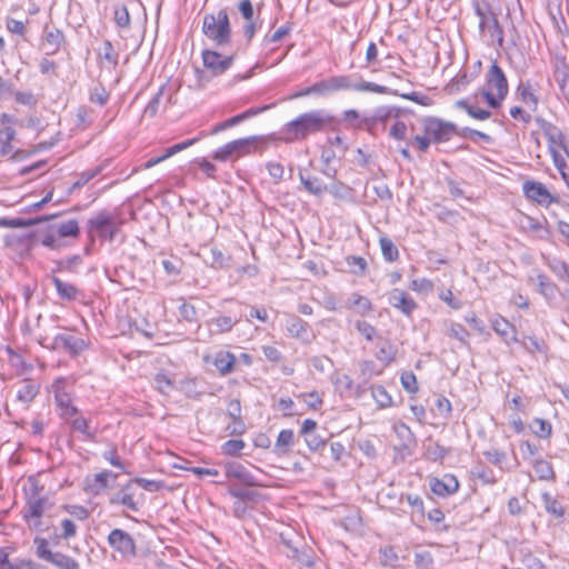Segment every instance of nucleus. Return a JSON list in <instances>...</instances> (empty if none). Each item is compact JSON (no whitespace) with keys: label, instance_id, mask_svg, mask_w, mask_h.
Instances as JSON below:
<instances>
[{"label":"nucleus","instance_id":"18","mask_svg":"<svg viewBox=\"0 0 569 569\" xmlns=\"http://www.w3.org/2000/svg\"><path fill=\"white\" fill-rule=\"evenodd\" d=\"M226 477L228 479H236L240 483L253 487L258 485L254 476L248 470L246 466L238 461H231L224 465Z\"/></svg>","mask_w":569,"mask_h":569},{"label":"nucleus","instance_id":"7","mask_svg":"<svg viewBox=\"0 0 569 569\" xmlns=\"http://www.w3.org/2000/svg\"><path fill=\"white\" fill-rule=\"evenodd\" d=\"M51 507L49 499L39 495L38 486L32 485L27 497L24 519L31 529H39L42 525L41 517Z\"/></svg>","mask_w":569,"mask_h":569},{"label":"nucleus","instance_id":"52","mask_svg":"<svg viewBox=\"0 0 569 569\" xmlns=\"http://www.w3.org/2000/svg\"><path fill=\"white\" fill-rule=\"evenodd\" d=\"M198 141L197 138H193V139H189V140H186L183 142H180V143H177L170 148H168L163 154L157 157L159 159V162H162L164 160H167L168 158H170L171 156L187 149L188 147L192 146L193 143H196Z\"/></svg>","mask_w":569,"mask_h":569},{"label":"nucleus","instance_id":"54","mask_svg":"<svg viewBox=\"0 0 569 569\" xmlns=\"http://www.w3.org/2000/svg\"><path fill=\"white\" fill-rule=\"evenodd\" d=\"M532 431L539 438L546 439L551 435L552 427L550 422L543 419H535L532 425Z\"/></svg>","mask_w":569,"mask_h":569},{"label":"nucleus","instance_id":"42","mask_svg":"<svg viewBox=\"0 0 569 569\" xmlns=\"http://www.w3.org/2000/svg\"><path fill=\"white\" fill-rule=\"evenodd\" d=\"M33 545L36 547V556L39 559L49 562L54 552L49 548L47 539L37 537L33 540Z\"/></svg>","mask_w":569,"mask_h":569},{"label":"nucleus","instance_id":"47","mask_svg":"<svg viewBox=\"0 0 569 569\" xmlns=\"http://www.w3.org/2000/svg\"><path fill=\"white\" fill-rule=\"evenodd\" d=\"M448 336L453 339H457L462 345H468L469 332L460 323L451 322L448 329Z\"/></svg>","mask_w":569,"mask_h":569},{"label":"nucleus","instance_id":"51","mask_svg":"<svg viewBox=\"0 0 569 569\" xmlns=\"http://www.w3.org/2000/svg\"><path fill=\"white\" fill-rule=\"evenodd\" d=\"M114 22L122 29H128L130 27V14L126 6H118L114 8Z\"/></svg>","mask_w":569,"mask_h":569},{"label":"nucleus","instance_id":"21","mask_svg":"<svg viewBox=\"0 0 569 569\" xmlns=\"http://www.w3.org/2000/svg\"><path fill=\"white\" fill-rule=\"evenodd\" d=\"M36 239L42 246L51 250H60L68 244L66 240L59 238L50 224L47 228L39 230L36 234Z\"/></svg>","mask_w":569,"mask_h":569},{"label":"nucleus","instance_id":"43","mask_svg":"<svg viewBox=\"0 0 569 569\" xmlns=\"http://www.w3.org/2000/svg\"><path fill=\"white\" fill-rule=\"evenodd\" d=\"M533 469L541 480H551L555 478V472L550 462L538 459L533 463Z\"/></svg>","mask_w":569,"mask_h":569},{"label":"nucleus","instance_id":"48","mask_svg":"<svg viewBox=\"0 0 569 569\" xmlns=\"http://www.w3.org/2000/svg\"><path fill=\"white\" fill-rule=\"evenodd\" d=\"M409 288L418 293L428 295L433 290V283L427 278H417L410 281Z\"/></svg>","mask_w":569,"mask_h":569},{"label":"nucleus","instance_id":"40","mask_svg":"<svg viewBox=\"0 0 569 569\" xmlns=\"http://www.w3.org/2000/svg\"><path fill=\"white\" fill-rule=\"evenodd\" d=\"M153 385L156 389L162 395H169L176 388L173 380L168 375L162 372L154 376Z\"/></svg>","mask_w":569,"mask_h":569},{"label":"nucleus","instance_id":"20","mask_svg":"<svg viewBox=\"0 0 569 569\" xmlns=\"http://www.w3.org/2000/svg\"><path fill=\"white\" fill-rule=\"evenodd\" d=\"M430 489L437 496L447 497L458 491L459 482L455 476L446 475L442 479H431Z\"/></svg>","mask_w":569,"mask_h":569},{"label":"nucleus","instance_id":"17","mask_svg":"<svg viewBox=\"0 0 569 569\" xmlns=\"http://www.w3.org/2000/svg\"><path fill=\"white\" fill-rule=\"evenodd\" d=\"M136 496L137 488L133 487V482L129 481L119 491L110 497L109 503L111 506L122 505L131 511H138L141 502L136 499Z\"/></svg>","mask_w":569,"mask_h":569},{"label":"nucleus","instance_id":"36","mask_svg":"<svg viewBox=\"0 0 569 569\" xmlns=\"http://www.w3.org/2000/svg\"><path fill=\"white\" fill-rule=\"evenodd\" d=\"M360 376L359 378L363 383H368L373 377L379 376L381 370L377 368V365L372 360H363L358 363Z\"/></svg>","mask_w":569,"mask_h":569},{"label":"nucleus","instance_id":"64","mask_svg":"<svg viewBox=\"0 0 569 569\" xmlns=\"http://www.w3.org/2000/svg\"><path fill=\"white\" fill-rule=\"evenodd\" d=\"M551 270L562 280L569 281V264L565 261L556 260L550 263Z\"/></svg>","mask_w":569,"mask_h":569},{"label":"nucleus","instance_id":"30","mask_svg":"<svg viewBox=\"0 0 569 569\" xmlns=\"http://www.w3.org/2000/svg\"><path fill=\"white\" fill-rule=\"evenodd\" d=\"M492 328L507 343L517 340L513 326L506 319L501 317L493 319Z\"/></svg>","mask_w":569,"mask_h":569},{"label":"nucleus","instance_id":"27","mask_svg":"<svg viewBox=\"0 0 569 569\" xmlns=\"http://www.w3.org/2000/svg\"><path fill=\"white\" fill-rule=\"evenodd\" d=\"M236 356L229 351H220L214 356L213 365L222 375H228L233 370L236 365Z\"/></svg>","mask_w":569,"mask_h":569},{"label":"nucleus","instance_id":"62","mask_svg":"<svg viewBox=\"0 0 569 569\" xmlns=\"http://www.w3.org/2000/svg\"><path fill=\"white\" fill-rule=\"evenodd\" d=\"M395 357H396V349L395 347L391 345V343H385L383 346H381L379 348V351L377 353V358L379 360H383L386 361L387 363H390L391 361L395 360Z\"/></svg>","mask_w":569,"mask_h":569},{"label":"nucleus","instance_id":"11","mask_svg":"<svg viewBox=\"0 0 569 569\" xmlns=\"http://www.w3.org/2000/svg\"><path fill=\"white\" fill-rule=\"evenodd\" d=\"M201 57L203 67L212 77L223 74L231 68L234 60V54L223 56L218 51L210 49L203 50Z\"/></svg>","mask_w":569,"mask_h":569},{"label":"nucleus","instance_id":"63","mask_svg":"<svg viewBox=\"0 0 569 569\" xmlns=\"http://www.w3.org/2000/svg\"><path fill=\"white\" fill-rule=\"evenodd\" d=\"M483 456L488 461L499 467L507 460V455L498 449L487 450L483 452Z\"/></svg>","mask_w":569,"mask_h":569},{"label":"nucleus","instance_id":"59","mask_svg":"<svg viewBox=\"0 0 569 569\" xmlns=\"http://www.w3.org/2000/svg\"><path fill=\"white\" fill-rule=\"evenodd\" d=\"M551 157H552L555 167L558 169V171L560 172L562 179L565 180V182L569 187V177H568V174L566 172V169L568 168L566 160L559 153V151H552Z\"/></svg>","mask_w":569,"mask_h":569},{"label":"nucleus","instance_id":"37","mask_svg":"<svg viewBox=\"0 0 569 569\" xmlns=\"http://www.w3.org/2000/svg\"><path fill=\"white\" fill-rule=\"evenodd\" d=\"M531 281H535L539 288V292L546 298H552L556 292V284L550 281V279L543 274L538 273L535 278H531Z\"/></svg>","mask_w":569,"mask_h":569},{"label":"nucleus","instance_id":"39","mask_svg":"<svg viewBox=\"0 0 569 569\" xmlns=\"http://www.w3.org/2000/svg\"><path fill=\"white\" fill-rule=\"evenodd\" d=\"M69 425L73 431L82 433L88 440H92L96 436V431L90 430L89 420L84 417H76Z\"/></svg>","mask_w":569,"mask_h":569},{"label":"nucleus","instance_id":"16","mask_svg":"<svg viewBox=\"0 0 569 569\" xmlns=\"http://www.w3.org/2000/svg\"><path fill=\"white\" fill-rule=\"evenodd\" d=\"M388 303L406 317H411L418 308L417 302L405 290L395 288L388 292Z\"/></svg>","mask_w":569,"mask_h":569},{"label":"nucleus","instance_id":"46","mask_svg":"<svg viewBox=\"0 0 569 569\" xmlns=\"http://www.w3.org/2000/svg\"><path fill=\"white\" fill-rule=\"evenodd\" d=\"M99 57L110 64L116 67L118 64L119 54L116 52L110 40H104L102 43V48L100 49Z\"/></svg>","mask_w":569,"mask_h":569},{"label":"nucleus","instance_id":"45","mask_svg":"<svg viewBox=\"0 0 569 569\" xmlns=\"http://www.w3.org/2000/svg\"><path fill=\"white\" fill-rule=\"evenodd\" d=\"M457 106H458L459 108L465 109V110H466V112H467L470 117H472V118H475V119H478V120H486V119H488V118L490 117V114H491V113H490V111L485 110V109H481V108H478V107H475V106H471V104H469V103H468L467 101H465V100H459V101L457 102Z\"/></svg>","mask_w":569,"mask_h":569},{"label":"nucleus","instance_id":"57","mask_svg":"<svg viewBox=\"0 0 569 569\" xmlns=\"http://www.w3.org/2000/svg\"><path fill=\"white\" fill-rule=\"evenodd\" d=\"M347 264L352 268V272L357 276H362L367 269V261L358 256L348 257Z\"/></svg>","mask_w":569,"mask_h":569},{"label":"nucleus","instance_id":"32","mask_svg":"<svg viewBox=\"0 0 569 569\" xmlns=\"http://www.w3.org/2000/svg\"><path fill=\"white\" fill-rule=\"evenodd\" d=\"M52 282L57 289V292L61 299L76 300L80 293L79 289L72 283L64 282L58 277H52Z\"/></svg>","mask_w":569,"mask_h":569},{"label":"nucleus","instance_id":"34","mask_svg":"<svg viewBox=\"0 0 569 569\" xmlns=\"http://www.w3.org/2000/svg\"><path fill=\"white\" fill-rule=\"evenodd\" d=\"M49 563L58 569H80V563L76 559L59 551L54 552Z\"/></svg>","mask_w":569,"mask_h":569},{"label":"nucleus","instance_id":"15","mask_svg":"<svg viewBox=\"0 0 569 569\" xmlns=\"http://www.w3.org/2000/svg\"><path fill=\"white\" fill-rule=\"evenodd\" d=\"M536 122L540 126L548 140V148L550 154H552V151H558V149H562L569 156L566 144V137L562 133V131L555 124L546 121L540 117L536 118Z\"/></svg>","mask_w":569,"mask_h":569},{"label":"nucleus","instance_id":"10","mask_svg":"<svg viewBox=\"0 0 569 569\" xmlns=\"http://www.w3.org/2000/svg\"><path fill=\"white\" fill-rule=\"evenodd\" d=\"M42 345L44 346L43 342ZM46 347L52 350H64L70 357L74 358L88 349L89 343L72 333H59L52 339L51 345H46Z\"/></svg>","mask_w":569,"mask_h":569},{"label":"nucleus","instance_id":"56","mask_svg":"<svg viewBox=\"0 0 569 569\" xmlns=\"http://www.w3.org/2000/svg\"><path fill=\"white\" fill-rule=\"evenodd\" d=\"M246 443L240 439H230L222 445V452L227 456H236L243 448Z\"/></svg>","mask_w":569,"mask_h":569},{"label":"nucleus","instance_id":"31","mask_svg":"<svg viewBox=\"0 0 569 569\" xmlns=\"http://www.w3.org/2000/svg\"><path fill=\"white\" fill-rule=\"evenodd\" d=\"M295 442V433L291 429H283L279 432L274 443V452L278 455H288Z\"/></svg>","mask_w":569,"mask_h":569},{"label":"nucleus","instance_id":"19","mask_svg":"<svg viewBox=\"0 0 569 569\" xmlns=\"http://www.w3.org/2000/svg\"><path fill=\"white\" fill-rule=\"evenodd\" d=\"M517 98L531 111H537L539 97L536 86L530 80H521L516 89Z\"/></svg>","mask_w":569,"mask_h":569},{"label":"nucleus","instance_id":"44","mask_svg":"<svg viewBox=\"0 0 569 569\" xmlns=\"http://www.w3.org/2000/svg\"><path fill=\"white\" fill-rule=\"evenodd\" d=\"M58 217V214H51V216H43L36 219H23V218H14L9 220V228H27L34 224H38L43 221H48L52 218Z\"/></svg>","mask_w":569,"mask_h":569},{"label":"nucleus","instance_id":"53","mask_svg":"<svg viewBox=\"0 0 569 569\" xmlns=\"http://www.w3.org/2000/svg\"><path fill=\"white\" fill-rule=\"evenodd\" d=\"M400 382L402 388L409 393H416L418 391V382L413 372L405 371L401 373Z\"/></svg>","mask_w":569,"mask_h":569},{"label":"nucleus","instance_id":"2","mask_svg":"<svg viewBox=\"0 0 569 569\" xmlns=\"http://www.w3.org/2000/svg\"><path fill=\"white\" fill-rule=\"evenodd\" d=\"M202 32L217 47L229 46L232 32L227 9H220L217 13L204 14Z\"/></svg>","mask_w":569,"mask_h":569},{"label":"nucleus","instance_id":"25","mask_svg":"<svg viewBox=\"0 0 569 569\" xmlns=\"http://www.w3.org/2000/svg\"><path fill=\"white\" fill-rule=\"evenodd\" d=\"M239 319L231 316H219L208 321V327L212 333L229 332Z\"/></svg>","mask_w":569,"mask_h":569},{"label":"nucleus","instance_id":"50","mask_svg":"<svg viewBox=\"0 0 569 569\" xmlns=\"http://www.w3.org/2000/svg\"><path fill=\"white\" fill-rule=\"evenodd\" d=\"M109 100V92L106 88L98 83L94 86L90 92V101L97 103L99 106H104Z\"/></svg>","mask_w":569,"mask_h":569},{"label":"nucleus","instance_id":"5","mask_svg":"<svg viewBox=\"0 0 569 569\" xmlns=\"http://www.w3.org/2000/svg\"><path fill=\"white\" fill-rule=\"evenodd\" d=\"M262 139L258 136L247 137L230 141L214 151L212 159L217 161L234 160L249 154L254 150L257 142Z\"/></svg>","mask_w":569,"mask_h":569},{"label":"nucleus","instance_id":"9","mask_svg":"<svg viewBox=\"0 0 569 569\" xmlns=\"http://www.w3.org/2000/svg\"><path fill=\"white\" fill-rule=\"evenodd\" d=\"M476 14L479 18V29L481 32L486 30L495 38L499 46L503 42V31L499 24L496 13L492 12L489 4H477Z\"/></svg>","mask_w":569,"mask_h":569},{"label":"nucleus","instance_id":"60","mask_svg":"<svg viewBox=\"0 0 569 569\" xmlns=\"http://www.w3.org/2000/svg\"><path fill=\"white\" fill-rule=\"evenodd\" d=\"M305 437L306 443L311 451H317L326 446V440L316 432L308 433Z\"/></svg>","mask_w":569,"mask_h":569},{"label":"nucleus","instance_id":"61","mask_svg":"<svg viewBox=\"0 0 569 569\" xmlns=\"http://www.w3.org/2000/svg\"><path fill=\"white\" fill-rule=\"evenodd\" d=\"M14 100L23 106L34 107L38 102L36 96L30 91H17L14 92Z\"/></svg>","mask_w":569,"mask_h":569},{"label":"nucleus","instance_id":"22","mask_svg":"<svg viewBox=\"0 0 569 569\" xmlns=\"http://www.w3.org/2000/svg\"><path fill=\"white\" fill-rule=\"evenodd\" d=\"M39 391L40 383L32 379H23L18 385L17 399L24 405H29L33 401Z\"/></svg>","mask_w":569,"mask_h":569},{"label":"nucleus","instance_id":"33","mask_svg":"<svg viewBox=\"0 0 569 569\" xmlns=\"http://www.w3.org/2000/svg\"><path fill=\"white\" fill-rule=\"evenodd\" d=\"M346 307L348 308H357L360 315H366L372 309V305L367 297H363L359 293H352L348 300L346 301Z\"/></svg>","mask_w":569,"mask_h":569},{"label":"nucleus","instance_id":"1","mask_svg":"<svg viewBox=\"0 0 569 569\" xmlns=\"http://www.w3.org/2000/svg\"><path fill=\"white\" fill-rule=\"evenodd\" d=\"M333 117L325 109H316L301 113L296 119L287 122L283 127V140L295 142L306 140L309 136L316 134L330 127Z\"/></svg>","mask_w":569,"mask_h":569},{"label":"nucleus","instance_id":"49","mask_svg":"<svg viewBox=\"0 0 569 569\" xmlns=\"http://www.w3.org/2000/svg\"><path fill=\"white\" fill-rule=\"evenodd\" d=\"M58 69L59 66L56 61L49 59V56H46L41 58L39 61V71L42 76L49 77V76H58Z\"/></svg>","mask_w":569,"mask_h":569},{"label":"nucleus","instance_id":"24","mask_svg":"<svg viewBox=\"0 0 569 569\" xmlns=\"http://www.w3.org/2000/svg\"><path fill=\"white\" fill-rule=\"evenodd\" d=\"M112 472L104 470L93 476L92 479H87L86 490L94 496L101 493L104 489L109 488V478Z\"/></svg>","mask_w":569,"mask_h":569},{"label":"nucleus","instance_id":"29","mask_svg":"<svg viewBox=\"0 0 569 569\" xmlns=\"http://www.w3.org/2000/svg\"><path fill=\"white\" fill-rule=\"evenodd\" d=\"M519 569H548L530 550L520 549L518 553Z\"/></svg>","mask_w":569,"mask_h":569},{"label":"nucleus","instance_id":"41","mask_svg":"<svg viewBox=\"0 0 569 569\" xmlns=\"http://www.w3.org/2000/svg\"><path fill=\"white\" fill-rule=\"evenodd\" d=\"M371 395L380 408H387L392 403L391 396L387 392L385 387L380 385L371 386Z\"/></svg>","mask_w":569,"mask_h":569},{"label":"nucleus","instance_id":"8","mask_svg":"<svg viewBox=\"0 0 569 569\" xmlns=\"http://www.w3.org/2000/svg\"><path fill=\"white\" fill-rule=\"evenodd\" d=\"M330 88L332 91L339 90H355V91H368L379 94H397L396 91H392L388 87L380 86L373 82H368L360 80L359 82H355L352 80V76H336L330 77Z\"/></svg>","mask_w":569,"mask_h":569},{"label":"nucleus","instance_id":"12","mask_svg":"<svg viewBox=\"0 0 569 569\" xmlns=\"http://www.w3.org/2000/svg\"><path fill=\"white\" fill-rule=\"evenodd\" d=\"M109 546L124 558L136 557L137 547L134 539L122 529H113L108 536Z\"/></svg>","mask_w":569,"mask_h":569},{"label":"nucleus","instance_id":"23","mask_svg":"<svg viewBox=\"0 0 569 569\" xmlns=\"http://www.w3.org/2000/svg\"><path fill=\"white\" fill-rule=\"evenodd\" d=\"M299 180L303 188L311 194L322 196L328 191L327 184L316 176L305 174L302 170L299 171Z\"/></svg>","mask_w":569,"mask_h":569},{"label":"nucleus","instance_id":"38","mask_svg":"<svg viewBox=\"0 0 569 569\" xmlns=\"http://www.w3.org/2000/svg\"><path fill=\"white\" fill-rule=\"evenodd\" d=\"M379 243L385 260L393 262L399 258V250L391 239L381 237Z\"/></svg>","mask_w":569,"mask_h":569},{"label":"nucleus","instance_id":"3","mask_svg":"<svg viewBox=\"0 0 569 569\" xmlns=\"http://www.w3.org/2000/svg\"><path fill=\"white\" fill-rule=\"evenodd\" d=\"M488 89L482 92L489 107L497 109L507 97L509 84L503 70L495 62L486 74Z\"/></svg>","mask_w":569,"mask_h":569},{"label":"nucleus","instance_id":"14","mask_svg":"<svg viewBox=\"0 0 569 569\" xmlns=\"http://www.w3.org/2000/svg\"><path fill=\"white\" fill-rule=\"evenodd\" d=\"M66 37L62 30L54 26L46 24L41 36V49L46 56L56 54L66 44Z\"/></svg>","mask_w":569,"mask_h":569},{"label":"nucleus","instance_id":"6","mask_svg":"<svg viewBox=\"0 0 569 569\" xmlns=\"http://www.w3.org/2000/svg\"><path fill=\"white\" fill-rule=\"evenodd\" d=\"M423 133H426L432 143H442L449 141L458 134V128L455 123L437 117H426L421 120Z\"/></svg>","mask_w":569,"mask_h":569},{"label":"nucleus","instance_id":"58","mask_svg":"<svg viewBox=\"0 0 569 569\" xmlns=\"http://www.w3.org/2000/svg\"><path fill=\"white\" fill-rule=\"evenodd\" d=\"M100 168L89 169L79 174L77 181L72 184V189H79L86 186L91 179L100 173Z\"/></svg>","mask_w":569,"mask_h":569},{"label":"nucleus","instance_id":"26","mask_svg":"<svg viewBox=\"0 0 569 569\" xmlns=\"http://www.w3.org/2000/svg\"><path fill=\"white\" fill-rule=\"evenodd\" d=\"M50 226L62 240H66V238H78L80 233L79 224L76 219H70L66 222L52 223Z\"/></svg>","mask_w":569,"mask_h":569},{"label":"nucleus","instance_id":"55","mask_svg":"<svg viewBox=\"0 0 569 569\" xmlns=\"http://www.w3.org/2000/svg\"><path fill=\"white\" fill-rule=\"evenodd\" d=\"M130 481L133 482V487H136V485H137V486L141 487L142 489L150 491V492H156L163 487L161 481L149 480L146 478H134Z\"/></svg>","mask_w":569,"mask_h":569},{"label":"nucleus","instance_id":"35","mask_svg":"<svg viewBox=\"0 0 569 569\" xmlns=\"http://www.w3.org/2000/svg\"><path fill=\"white\" fill-rule=\"evenodd\" d=\"M541 499L543 502V507L546 511L556 518H561L565 515V509L561 503L553 498L549 492H543L541 495Z\"/></svg>","mask_w":569,"mask_h":569},{"label":"nucleus","instance_id":"13","mask_svg":"<svg viewBox=\"0 0 569 569\" xmlns=\"http://www.w3.org/2000/svg\"><path fill=\"white\" fill-rule=\"evenodd\" d=\"M525 196L540 206L549 207L551 203L557 202V198L553 197L547 187L536 180H527L522 184Z\"/></svg>","mask_w":569,"mask_h":569},{"label":"nucleus","instance_id":"4","mask_svg":"<svg viewBox=\"0 0 569 569\" xmlns=\"http://www.w3.org/2000/svg\"><path fill=\"white\" fill-rule=\"evenodd\" d=\"M122 221L113 212L102 210L88 220L87 227L90 236L97 234L106 241H113Z\"/></svg>","mask_w":569,"mask_h":569},{"label":"nucleus","instance_id":"28","mask_svg":"<svg viewBox=\"0 0 569 569\" xmlns=\"http://www.w3.org/2000/svg\"><path fill=\"white\" fill-rule=\"evenodd\" d=\"M288 333L297 339H303L308 335L309 326L299 317L291 315L286 322Z\"/></svg>","mask_w":569,"mask_h":569}]
</instances>
